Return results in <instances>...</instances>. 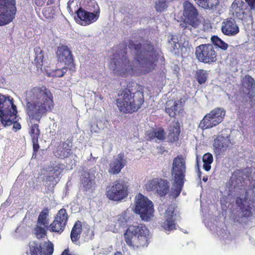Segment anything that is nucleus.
<instances>
[{"mask_svg": "<svg viewBox=\"0 0 255 255\" xmlns=\"http://www.w3.org/2000/svg\"><path fill=\"white\" fill-rule=\"evenodd\" d=\"M186 170L185 159L181 155L174 158L171 170L174 182L171 188V195L175 198L177 197L181 192L184 183Z\"/></svg>", "mask_w": 255, "mask_h": 255, "instance_id": "obj_6", "label": "nucleus"}, {"mask_svg": "<svg viewBox=\"0 0 255 255\" xmlns=\"http://www.w3.org/2000/svg\"><path fill=\"white\" fill-rule=\"evenodd\" d=\"M129 48L134 49L135 60L130 61L125 57L120 62L112 59L110 62V68L115 74L125 76L134 74L140 68H147L146 71L153 68L158 54L149 42L135 45L130 43Z\"/></svg>", "mask_w": 255, "mask_h": 255, "instance_id": "obj_1", "label": "nucleus"}, {"mask_svg": "<svg viewBox=\"0 0 255 255\" xmlns=\"http://www.w3.org/2000/svg\"><path fill=\"white\" fill-rule=\"evenodd\" d=\"M49 213L48 211L41 212L39 215L37 225L38 226L47 227L49 225Z\"/></svg>", "mask_w": 255, "mask_h": 255, "instance_id": "obj_30", "label": "nucleus"}, {"mask_svg": "<svg viewBox=\"0 0 255 255\" xmlns=\"http://www.w3.org/2000/svg\"><path fill=\"white\" fill-rule=\"evenodd\" d=\"M134 212L139 215L141 219L147 222L154 216L152 202L141 193H138L134 199Z\"/></svg>", "mask_w": 255, "mask_h": 255, "instance_id": "obj_8", "label": "nucleus"}, {"mask_svg": "<svg viewBox=\"0 0 255 255\" xmlns=\"http://www.w3.org/2000/svg\"><path fill=\"white\" fill-rule=\"evenodd\" d=\"M129 220V212L127 210L110 221L108 229L113 233H118L121 229L125 227L127 225Z\"/></svg>", "mask_w": 255, "mask_h": 255, "instance_id": "obj_16", "label": "nucleus"}, {"mask_svg": "<svg viewBox=\"0 0 255 255\" xmlns=\"http://www.w3.org/2000/svg\"><path fill=\"white\" fill-rule=\"evenodd\" d=\"M33 147L34 150L35 151L38 149L39 147L38 144V140L36 142H33Z\"/></svg>", "mask_w": 255, "mask_h": 255, "instance_id": "obj_49", "label": "nucleus"}, {"mask_svg": "<svg viewBox=\"0 0 255 255\" xmlns=\"http://www.w3.org/2000/svg\"><path fill=\"white\" fill-rule=\"evenodd\" d=\"M167 7L165 0H158L156 2L155 8L158 12H161L164 11Z\"/></svg>", "mask_w": 255, "mask_h": 255, "instance_id": "obj_41", "label": "nucleus"}, {"mask_svg": "<svg viewBox=\"0 0 255 255\" xmlns=\"http://www.w3.org/2000/svg\"><path fill=\"white\" fill-rule=\"evenodd\" d=\"M242 212L243 216L246 217H249L253 214V212L251 211V208L249 207L243 209Z\"/></svg>", "mask_w": 255, "mask_h": 255, "instance_id": "obj_45", "label": "nucleus"}, {"mask_svg": "<svg viewBox=\"0 0 255 255\" xmlns=\"http://www.w3.org/2000/svg\"><path fill=\"white\" fill-rule=\"evenodd\" d=\"M147 139L152 140L157 138L159 140H163L165 138V132L162 129H158L150 132L147 135Z\"/></svg>", "mask_w": 255, "mask_h": 255, "instance_id": "obj_31", "label": "nucleus"}, {"mask_svg": "<svg viewBox=\"0 0 255 255\" xmlns=\"http://www.w3.org/2000/svg\"><path fill=\"white\" fill-rule=\"evenodd\" d=\"M106 195L111 200L121 202L128 195V186L124 181L114 182L107 188Z\"/></svg>", "mask_w": 255, "mask_h": 255, "instance_id": "obj_10", "label": "nucleus"}, {"mask_svg": "<svg viewBox=\"0 0 255 255\" xmlns=\"http://www.w3.org/2000/svg\"><path fill=\"white\" fill-rule=\"evenodd\" d=\"M87 10L81 9L78 12V17L81 24L89 25L96 22L100 16V7L95 0H90L86 5Z\"/></svg>", "mask_w": 255, "mask_h": 255, "instance_id": "obj_9", "label": "nucleus"}, {"mask_svg": "<svg viewBox=\"0 0 255 255\" xmlns=\"http://www.w3.org/2000/svg\"><path fill=\"white\" fill-rule=\"evenodd\" d=\"M67 9L69 12L73 14L74 13H76L78 16V12L81 9H84L82 7H78V3L77 1H74V0H69L67 3Z\"/></svg>", "mask_w": 255, "mask_h": 255, "instance_id": "obj_35", "label": "nucleus"}, {"mask_svg": "<svg viewBox=\"0 0 255 255\" xmlns=\"http://www.w3.org/2000/svg\"><path fill=\"white\" fill-rule=\"evenodd\" d=\"M53 251V244L48 240L43 243L36 241L29 243V254L30 255H52Z\"/></svg>", "mask_w": 255, "mask_h": 255, "instance_id": "obj_14", "label": "nucleus"}, {"mask_svg": "<svg viewBox=\"0 0 255 255\" xmlns=\"http://www.w3.org/2000/svg\"><path fill=\"white\" fill-rule=\"evenodd\" d=\"M198 176L200 178V177H201V173L200 172L198 173Z\"/></svg>", "mask_w": 255, "mask_h": 255, "instance_id": "obj_54", "label": "nucleus"}, {"mask_svg": "<svg viewBox=\"0 0 255 255\" xmlns=\"http://www.w3.org/2000/svg\"><path fill=\"white\" fill-rule=\"evenodd\" d=\"M124 236L127 245L133 249L147 246L148 244L149 230L144 225L129 226Z\"/></svg>", "mask_w": 255, "mask_h": 255, "instance_id": "obj_4", "label": "nucleus"}, {"mask_svg": "<svg viewBox=\"0 0 255 255\" xmlns=\"http://www.w3.org/2000/svg\"><path fill=\"white\" fill-rule=\"evenodd\" d=\"M175 216L174 207L171 205L165 210V221L161 223V226L165 232H169L175 229Z\"/></svg>", "mask_w": 255, "mask_h": 255, "instance_id": "obj_18", "label": "nucleus"}, {"mask_svg": "<svg viewBox=\"0 0 255 255\" xmlns=\"http://www.w3.org/2000/svg\"><path fill=\"white\" fill-rule=\"evenodd\" d=\"M208 176L205 175L203 177L202 180L204 182H207L208 180Z\"/></svg>", "mask_w": 255, "mask_h": 255, "instance_id": "obj_50", "label": "nucleus"}, {"mask_svg": "<svg viewBox=\"0 0 255 255\" xmlns=\"http://www.w3.org/2000/svg\"><path fill=\"white\" fill-rule=\"evenodd\" d=\"M201 7L205 8H211L214 6V3L211 0H194Z\"/></svg>", "mask_w": 255, "mask_h": 255, "instance_id": "obj_40", "label": "nucleus"}, {"mask_svg": "<svg viewBox=\"0 0 255 255\" xmlns=\"http://www.w3.org/2000/svg\"><path fill=\"white\" fill-rule=\"evenodd\" d=\"M231 142L229 135H219L214 139L213 143L214 150L217 155L223 154L231 145Z\"/></svg>", "mask_w": 255, "mask_h": 255, "instance_id": "obj_19", "label": "nucleus"}, {"mask_svg": "<svg viewBox=\"0 0 255 255\" xmlns=\"http://www.w3.org/2000/svg\"><path fill=\"white\" fill-rule=\"evenodd\" d=\"M115 255H122V254L121 253L117 252L115 254Z\"/></svg>", "mask_w": 255, "mask_h": 255, "instance_id": "obj_52", "label": "nucleus"}, {"mask_svg": "<svg viewBox=\"0 0 255 255\" xmlns=\"http://www.w3.org/2000/svg\"><path fill=\"white\" fill-rule=\"evenodd\" d=\"M67 69V67H63L62 69H57L52 71L51 74L52 76L58 77H62L66 73Z\"/></svg>", "mask_w": 255, "mask_h": 255, "instance_id": "obj_43", "label": "nucleus"}, {"mask_svg": "<svg viewBox=\"0 0 255 255\" xmlns=\"http://www.w3.org/2000/svg\"><path fill=\"white\" fill-rule=\"evenodd\" d=\"M202 160L203 162V168L206 171H209L211 169V164L213 161V158L212 154L207 153L204 154Z\"/></svg>", "mask_w": 255, "mask_h": 255, "instance_id": "obj_32", "label": "nucleus"}, {"mask_svg": "<svg viewBox=\"0 0 255 255\" xmlns=\"http://www.w3.org/2000/svg\"><path fill=\"white\" fill-rule=\"evenodd\" d=\"M246 170L247 169L242 170H237L234 172L230 180L232 186L234 188L239 187L240 186V184L244 182L248 176V175L246 174Z\"/></svg>", "mask_w": 255, "mask_h": 255, "instance_id": "obj_23", "label": "nucleus"}, {"mask_svg": "<svg viewBox=\"0 0 255 255\" xmlns=\"http://www.w3.org/2000/svg\"><path fill=\"white\" fill-rule=\"evenodd\" d=\"M29 134L31 135L32 142H36L40 135V130L38 128V125L34 124L31 126L29 130Z\"/></svg>", "mask_w": 255, "mask_h": 255, "instance_id": "obj_37", "label": "nucleus"}, {"mask_svg": "<svg viewBox=\"0 0 255 255\" xmlns=\"http://www.w3.org/2000/svg\"><path fill=\"white\" fill-rule=\"evenodd\" d=\"M56 54L58 60L70 66V70L74 67L72 52L67 46L61 45L59 46Z\"/></svg>", "mask_w": 255, "mask_h": 255, "instance_id": "obj_20", "label": "nucleus"}, {"mask_svg": "<svg viewBox=\"0 0 255 255\" xmlns=\"http://www.w3.org/2000/svg\"><path fill=\"white\" fill-rule=\"evenodd\" d=\"M47 3L48 4H52L53 3V0H49L48 1H47Z\"/></svg>", "mask_w": 255, "mask_h": 255, "instance_id": "obj_51", "label": "nucleus"}, {"mask_svg": "<svg viewBox=\"0 0 255 255\" xmlns=\"http://www.w3.org/2000/svg\"><path fill=\"white\" fill-rule=\"evenodd\" d=\"M182 110V104L180 100H169L166 103V111L171 117H174Z\"/></svg>", "mask_w": 255, "mask_h": 255, "instance_id": "obj_24", "label": "nucleus"}, {"mask_svg": "<svg viewBox=\"0 0 255 255\" xmlns=\"http://www.w3.org/2000/svg\"><path fill=\"white\" fill-rule=\"evenodd\" d=\"M195 55L198 60L204 63L216 62L217 54L212 44H201L196 48Z\"/></svg>", "mask_w": 255, "mask_h": 255, "instance_id": "obj_13", "label": "nucleus"}, {"mask_svg": "<svg viewBox=\"0 0 255 255\" xmlns=\"http://www.w3.org/2000/svg\"><path fill=\"white\" fill-rule=\"evenodd\" d=\"M16 11L15 0H0V26L11 22Z\"/></svg>", "mask_w": 255, "mask_h": 255, "instance_id": "obj_11", "label": "nucleus"}, {"mask_svg": "<svg viewBox=\"0 0 255 255\" xmlns=\"http://www.w3.org/2000/svg\"><path fill=\"white\" fill-rule=\"evenodd\" d=\"M98 128L97 126H91V132H97L98 131Z\"/></svg>", "mask_w": 255, "mask_h": 255, "instance_id": "obj_48", "label": "nucleus"}, {"mask_svg": "<svg viewBox=\"0 0 255 255\" xmlns=\"http://www.w3.org/2000/svg\"><path fill=\"white\" fill-rule=\"evenodd\" d=\"M252 9L255 8V0H245Z\"/></svg>", "mask_w": 255, "mask_h": 255, "instance_id": "obj_46", "label": "nucleus"}, {"mask_svg": "<svg viewBox=\"0 0 255 255\" xmlns=\"http://www.w3.org/2000/svg\"><path fill=\"white\" fill-rule=\"evenodd\" d=\"M42 58L43 55L40 53L39 55H37L35 58V62L37 65V68H40L42 65Z\"/></svg>", "mask_w": 255, "mask_h": 255, "instance_id": "obj_44", "label": "nucleus"}, {"mask_svg": "<svg viewBox=\"0 0 255 255\" xmlns=\"http://www.w3.org/2000/svg\"><path fill=\"white\" fill-rule=\"evenodd\" d=\"M16 113V107L13 104V99L0 94V120L1 124L4 127L13 124V128L20 129V124L15 121Z\"/></svg>", "mask_w": 255, "mask_h": 255, "instance_id": "obj_5", "label": "nucleus"}, {"mask_svg": "<svg viewBox=\"0 0 255 255\" xmlns=\"http://www.w3.org/2000/svg\"><path fill=\"white\" fill-rule=\"evenodd\" d=\"M211 40L213 43L223 50H226L229 47L227 43L225 42L217 36H212Z\"/></svg>", "mask_w": 255, "mask_h": 255, "instance_id": "obj_34", "label": "nucleus"}, {"mask_svg": "<svg viewBox=\"0 0 255 255\" xmlns=\"http://www.w3.org/2000/svg\"><path fill=\"white\" fill-rule=\"evenodd\" d=\"M231 11L233 12V14L238 17L240 19H243L244 18V12L242 8L240 6H238V4L236 2H234L231 6Z\"/></svg>", "mask_w": 255, "mask_h": 255, "instance_id": "obj_36", "label": "nucleus"}, {"mask_svg": "<svg viewBox=\"0 0 255 255\" xmlns=\"http://www.w3.org/2000/svg\"><path fill=\"white\" fill-rule=\"evenodd\" d=\"M68 220V215L65 209H60L53 222L50 225V231L56 233H62Z\"/></svg>", "mask_w": 255, "mask_h": 255, "instance_id": "obj_17", "label": "nucleus"}, {"mask_svg": "<svg viewBox=\"0 0 255 255\" xmlns=\"http://www.w3.org/2000/svg\"><path fill=\"white\" fill-rule=\"evenodd\" d=\"M243 86L249 90L254 89L255 87V80L250 76H245L242 80Z\"/></svg>", "mask_w": 255, "mask_h": 255, "instance_id": "obj_38", "label": "nucleus"}, {"mask_svg": "<svg viewBox=\"0 0 255 255\" xmlns=\"http://www.w3.org/2000/svg\"><path fill=\"white\" fill-rule=\"evenodd\" d=\"M171 40L174 44L173 48L174 50L179 49L181 46L185 47L188 45V42L184 41V42L182 43L181 40H180L179 42L178 39H176L174 37L171 38Z\"/></svg>", "mask_w": 255, "mask_h": 255, "instance_id": "obj_42", "label": "nucleus"}, {"mask_svg": "<svg viewBox=\"0 0 255 255\" xmlns=\"http://www.w3.org/2000/svg\"><path fill=\"white\" fill-rule=\"evenodd\" d=\"M61 255H78V254L70 252L68 250H65Z\"/></svg>", "mask_w": 255, "mask_h": 255, "instance_id": "obj_47", "label": "nucleus"}, {"mask_svg": "<svg viewBox=\"0 0 255 255\" xmlns=\"http://www.w3.org/2000/svg\"><path fill=\"white\" fill-rule=\"evenodd\" d=\"M62 169L58 166L49 167L47 170L46 179L49 181H52L53 184L55 185L57 183V178L61 174Z\"/></svg>", "mask_w": 255, "mask_h": 255, "instance_id": "obj_28", "label": "nucleus"}, {"mask_svg": "<svg viewBox=\"0 0 255 255\" xmlns=\"http://www.w3.org/2000/svg\"><path fill=\"white\" fill-rule=\"evenodd\" d=\"M81 184L85 190H92L95 185V176L85 172L82 176Z\"/></svg>", "mask_w": 255, "mask_h": 255, "instance_id": "obj_27", "label": "nucleus"}, {"mask_svg": "<svg viewBox=\"0 0 255 255\" xmlns=\"http://www.w3.org/2000/svg\"><path fill=\"white\" fill-rule=\"evenodd\" d=\"M71 147V143L70 142H63L58 146L54 154L60 158L67 157L70 154Z\"/></svg>", "mask_w": 255, "mask_h": 255, "instance_id": "obj_26", "label": "nucleus"}, {"mask_svg": "<svg viewBox=\"0 0 255 255\" xmlns=\"http://www.w3.org/2000/svg\"><path fill=\"white\" fill-rule=\"evenodd\" d=\"M127 160L123 153H119L115 156L109 165V172L113 174L119 173L127 165Z\"/></svg>", "mask_w": 255, "mask_h": 255, "instance_id": "obj_21", "label": "nucleus"}, {"mask_svg": "<svg viewBox=\"0 0 255 255\" xmlns=\"http://www.w3.org/2000/svg\"><path fill=\"white\" fill-rule=\"evenodd\" d=\"M208 77V73L202 69H198L195 74V78L200 84H202L206 81Z\"/></svg>", "mask_w": 255, "mask_h": 255, "instance_id": "obj_33", "label": "nucleus"}, {"mask_svg": "<svg viewBox=\"0 0 255 255\" xmlns=\"http://www.w3.org/2000/svg\"><path fill=\"white\" fill-rule=\"evenodd\" d=\"M196 162H197V164L198 165V156H197V158H196Z\"/></svg>", "mask_w": 255, "mask_h": 255, "instance_id": "obj_53", "label": "nucleus"}, {"mask_svg": "<svg viewBox=\"0 0 255 255\" xmlns=\"http://www.w3.org/2000/svg\"><path fill=\"white\" fill-rule=\"evenodd\" d=\"M254 35L255 36V31L254 32Z\"/></svg>", "mask_w": 255, "mask_h": 255, "instance_id": "obj_55", "label": "nucleus"}, {"mask_svg": "<svg viewBox=\"0 0 255 255\" xmlns=\"http://www.w3.org/2000/svg\"><path fill=\"white\" fill-rule=\"evenodd\" d=\"M168 138L170 142H174L178 140L180 132L179 123L173 121L170 124L168 128Z\"/></svg>", "mask_w": 255, "mask_h": 255, "instance_id": "obj_25", "label": "nucleus"}, {"mask_svg": "<svg viewBox=\"0 0 255 255\" xmlns=\"http://www.w3.org/2000/svg\"><path fill=\"white\" fill-rule=\"evenodd\" d=\"M26 112L30 120L39 122L42 116L53 107V96L45 87H35L26 94Z\"/></svg>", "mask_w": 255, "mask_h": 255, "instance_id": "obj_2", "label": "nucleus"}, {"mask_svg": "<svg viewBox=\"0 0 255 255\" xmlns=\"http://www.w3.org/2000/svg\"><path fill=\"white\" fill-rule=\"evenodd\" d=\"M143 94L139 91L131 93L128 89L120 91L117 105L121 112L125 113L136 111L143 103Z\"/></svg>", "mask_w": 255, "mask_h": 255, "instance_id": "obj_3", "label": "nucleus"}, {"mask_svg": "<svg viewBox=\"0 0 255 255\" xmlns=\"http://www.w3.org/2000/svg\"><path fill=\"white\" fill-rule=\"evenodd\" d=\"M225 115L226 111L223 108H215L204 116L199 127L204 129L216 127L223 121Z\"/></svg>", "mask_w": 255, "mask_h": 255, "instance_id": "obj_12", "label": "nucleus"}, {"mask_svg": "<svg viewBox=\"0 0 255 255\" xmlns=\"http://www.w3.org/2000/svg\"><path fill=\"white\" fill-rule=\"evenodd\" d=\"M169 183L166 180L161 178H154L148 181L145 185L147 191H153L160 196H165L169 190Z\"/></svg>", "mask_w": 255, "mask_h": 255, "instance_id": "obj_15", "label": "nucleus"}, {"mask_svg": "<svg viewBox=\"0 0 255 255\" xmlns=\"http://www.w3.org/2000/svg\"><path fill=\"white\" fill-rule=\"evenodd\" d=\"M222 32L226 35L233 36L239 32V27L234 19L230 18L222 23Z\"/></svg>", "mask_w": 255, "mask_h": 255, "instance_id": "obj_22", "label": "nucleus"}, {"mask_svg": "<svg viewBox=\"0 0 255 255\" xmlns=\"http://www.w3.org/2000/svg\"><path fill=\"white\" fill-rule=\"evenodd\" d=\"M184 19L180 25L183 29L191 30L192 28H197L201 23L197 10L193 4L188 0L183 3Z\"/></svg>", "mask_w": 255, "mask_h": 255, "instance_id": "obj_7", "label": "nucleus"}, {"mask_svg": "<svg viewBox=\"0 0 255 255\" xmlns=\"http://www.w3.org/2000/svg\"><path fill=\"white\" fill-rule=\"evenodd\" d=\"M81 228V222L79 221L76 222L71 233V239L73 242L77 241L80 238V235L82 230Z\"/></svg>", "mask_w": 255, "mask_h": 255, "instance_id": "obj_29", "label": "nucleus"}, {"mask_svg": "<svg viewBox=\"0 0 255 255\" xmlns=\"http://www.w3.org/2000/svg\"><path fill=\"white\" fill-rule=\"evenodd\" d=\"M46 227L43 226H38L37 225L36 227L34 229V234L38 239H40L46 236Z\"/></svg>", "mask_w": 255, "mask_h": 255, "instance_id": "obj_39", "label": "nucleus"}]
</instances>
